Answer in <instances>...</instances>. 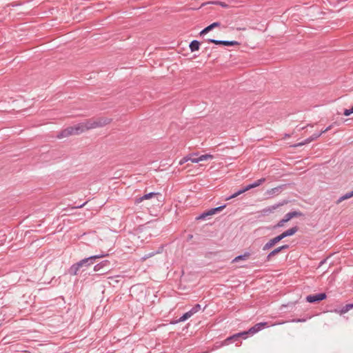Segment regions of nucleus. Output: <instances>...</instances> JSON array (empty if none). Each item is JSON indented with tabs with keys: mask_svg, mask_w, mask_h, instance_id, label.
<instances>
[{
	"mask_svg": "<svg viewBox=\"0 0 353 353\" xmlns=\"http://www.w3.org/2000/svg\"><path fill=\"white\" fill-rule=\"evenodd\" d=\"M112 119L108 117L92 118L83 121L85 132L97 128H101L110 124Z\"/></svg>",
	"mask_w": 353,
	"mask_h": 353,
	"instance_id": "1",
	"label": "nucleus"
},
{
	"mask_svg": "<svg viewBox=\"0 0 353 353\" xmlns=\"http://www.w3.org/2000/svg\"><path fill=\"white\" fill-rule=\"evenodd\" d=\"M72 135H78L77 133H76L74 125L69 126L63 129L57 134V137L59 139H61Z\"/></svg>",
	"mask_w": 353,
	"mask_h": 353,
	"instance_id": "2",
	"label": "nucleus"
},
{
	"mask_svg": "<svg viewBox=\"0 0 353 353\" xmlns=\"http://www.w3.org/2000/svg\"><path fill=\"white\" fill-rule=\"evenodd\" d=\"M326 297L325 294L320 293L316 294L309 295L306 297V300L309 303H314L325 299Z\"/></svg>",
	"mask_w": 353,
	"mask_h": 353,
	"instance_id": "3",
	"label": "nucleus"
},
{
	"mask_svg": "<svg viewBox=\"0 0 353 353\" xmlns=\"http://www.w3.org/2000/svg\"><path fill=\"white\" fill-rule=\"evenodd\" d=\"M103 256H105V255H94V256H90L88 258L82 259L81 261L78 262V263H81L83 261V263H82V267L83 265H90L93 264V263H94L93 260H95L97 259H101V258H103Z\"/></svg>",
	"mask_w": 353,
	"mask_h": 353,
	"instance_id": "4",
	"label": "nucleus"
},
{
	"mask_svg": "<svg viewBox=\"0 0 353 353\" xmlns=\"http://www.w3.org/2000/svg\"><path fill=\"white\" fill-rule=\"evenodd\" d=\"M158 194H159L158 193H154V192H150V193L146 194L141 197L136 198L134 200V203L139 204V203H141L142 201H143L144 200H148V199H151L152 198H155L158 196Z\"/></svg>",
	"mask_w": 353,
	"mask_h": 353,
	"instance_id": "5",
	"label": "nucleus"
},
{
	"mask_svg": "<svg viewBox=\"0 0 353 353\" xmlns=\"http://www.w3.org/2000/svg\"><path fill=\"white\" fill-rule=\"evenodd\" d=\"M213 158H214L213 155L210 154H206L201 155L198 158H192V157H190V161L192 163H199L200 161L212 159Z\"/></svg>",
	"mask_w": 353,
	"mask_h": 353,
	"instance_id": "6",
	"label": "nucleus"
},
{
	"mask_svg": "<svg viewBox=\"0 0 353 353\" xmlns=\"http://www.w3.org/2000/svg\"><path fill=\"white\" fill-rule=\"evenodd\" d=\"M209 42L215 43L216 45H223L227 46H239V43L236 41H218L214 39H210Z\"/></svg>",
	"mask_w": 353,
	"mask_h": 353,
	"instance_id": "7",
	"label": "nucleus"
},
{
	"mask_svg": "<svg viewBox=\"0 0 353 353\" xmlns=\"http://www.w3.org/2000/svg\"><path fill=\"white\" fill-rule=\"evenodd\" d=\"M225 208V205L220 206L216 208L211 209L208 212H203L199 219H205L206 216L214 215L216 212L222 210Z\"/></svg>",
	"mask_w": 353,
	"mask_h": 353,
	"instance_id": "8",
	"label": "nucleus"
},
{
	"mask_svg": "<svg viewBox=\"0 0 353 353\" xmlns=\"http://www.w3.org/2000/svg\"><path fill=\"white\" fill-rule=\"evenodd\" d=\"M249 334V332H248V331L246 332H240V333H238V334H234L233 336H230L228 338H227L225 341H224V345H228L230 343H231L232 341H236L237 340L240 336H244V335H246Z\"/></svg>",
	"mask_w": 353,
	"mask_h": 353,
	"instance_id": "9",
	"label": "nucleus"
},
{
	"mask_svg": "<svg viewBox=\"0 0 353 353\" xmlns=\"http://www.w3.org/2000/svg\"><path fill=\"white\" fill-rule=\"evenodd\" d=\"M266 325H267V323H257L254 326L252 327L248 331V332H249V334H254L258 332L259 331H260L263 327H264Z\"/></svg>",
	"mask_w": 353,
	"mask_h": 353,
	"instance_id": "10",
	"label": "nucleus"
},
{
	"mask_svg": "<svg viewBox=\"0 0 353 353\" xmlns=\"http://www.w3.org/2000/svg\"><path fill=\"white\" fill-rule=\"evenodd\" d=\"M287 248H288V245H285L274 249L270 253H269V254L268 255V259L270 260L272 256L279 253L282 250Z\"/></svg>",
	"mask_w": 353,
	"mask_h": 353,
	"instance_id": "11",
	"label": "nucleus"
},
{
	"mask_svg": "<svg viewBox=\"0 0 353 353\" xmlns=\"http://www.w3.org/2000/svg\"><path fill=\"white\" fill-rule=\"evenodd\" d=\"M220 26V23H218V22H214L213 23H212L211 25L208 26V27H206L205 28H204L201 32H200V34L201 35H203V34H207L208 32H210V30H212L213 28H216V27H219Z\"/></svg>",
	"mask_w": 353,
	"mask_h": 353,
	"instance_id": "12",
	"label": "nucleus"
},
{
	"mask_svg": "<svg viewBox=\"0 0 353 353\" xmlns=\"http://www.w3.org/2000/svg\"><path fill=\"white\" fill-rule=\"evenodd\" d=\"M301 215V212H291L288 214H286L284 216V219L286 220L287 222H288L290 219H292L294 217L299 216Z\"/></svg>",
	"mask_w": 353,
	"mask_h": 353,
	"instance_id": "13",
	"label": "nucleus"
},
{
	"mask_svg": "<svg viewBox=\"0 0 353 353\" xmlns=\"http://www.w3.org/2000/svg\"><path fill=\"white\" fill-rule=\"evenodd\" d=\"M83 263V261L81 263H75L73 265L71 266L70 268V272L72 274H73L74 275H77V272L79 271L80 268L82 267V263Z\"/></svg>",
	"mask_w": 353,
	"mask_h": 353,
	"instance_id": "14",
	"label": "nucleus"
},
{
	"mask_svg": "<svg viewBox=\"0 0 353 353\" xmlns=\"http://www.w3.org/2000/svg\"><path fill=\"white\" fill-rule=\"evenodd\" d=\"M250 256V253L245 252L243 255H240V256H238L235 257L232 260V263H237V262H239V261H241V260L245 261V260L249 259Z\"/></svg>",
	"mask_w": 353,
	"mask_h": 353,
	"instance_id": "15",
	"label": "nucleus"
},
{
	"mask_svg": "<svg viewBox=\"0 0 353 353\" xmlns=\"http://www.w3.org/2000/svg\"><path fill=\"white\" fill-rule=\"evenodd\" d=\"M353 308V304H347L339 310H335V312L339 314H343L347 312Z\"/></svg>",
	"mask_w": 353,
	"mask_h": 353,
	"instance_id": "16",
	"label": "nucleus"
},
{
	"mask_svg": "<svg viewBox=\"0 0 353 353\" xmlns=\"http://www.w3.org/2000/svg\"><path fill=\"white\" fill-rule=\"evenodd\" d=\"M298 230L296 227L292 228L282 233L284 238L294 234Z\"/></svg>",
	"mask_w": 353,
	"mask_h": 353,
	"instance_id": "17",
	"label": "nucleus"
},
{
	"mask_svg": "<svg viewBox=\"0 0 353 353\" xmlns=\"http://www.w3.org/2000/svg\"><path fill=\"white\" fill-rule=\"evenodd\" d=\"M200 43L198 41H192L190 44V48L192 52L197 51L199 50Z\"/></svg>",
	"mask_w": 353,
	"mask_h": 353,
	"instance_id": "18",
	"label": "nucleus"
},
{
	"mask_svg": "<svg viewBox=\"0 0 353 353\" xmlns=\"http://www.w3.org/2000/svg\"><path fill=\"white\" fill-rule=\"evenodd\" d=\"M74 127L78 135L85 132L83 122L74 125Z\"/></svg>",
	"mask_w": 353,
	"mask_h": 353,
	"instance_id": "19",
	"label": "nucleus"
},
{
	"mask_svg": "<svg viewBox=\"0 0 353 353\" xmlns=\"http://www.w3.org/2000/svg\"><path fill=\"white\" fill-rule=\"evenodd\" d=\"M321 134H322L321 132L319 134H314L311 137L306 139L304 143H299L297 145H303L305 143H309L312 142V141L316 140L317 138H319Z\"/></svg>",
	"mask_w": 353,
	"mask_h": 353,
	"instance_id": "20",
	"label": "nucleus"
},
{
	"mask_svg": "<svg viewBox=\"0 0 353 353\" xmlns=\"http://www.w3.org/2000/svg\"><path fill=\"white\" fill-rule=\"evenodd\" d=\"M108 263H109V261H104L100 263H98L94 267V270L95 272H100L101 270L105 267Z\"/></svg>",
	"mask_w": 353,
	"mask_h": 353,
	"instance_id": "21",
	"label": "nucleus"
},
{
	"mask_svg": "<svg viewBox=\"0 0 353 353\" xmlns=\"http://www.w3.org/2000/svg\"><path fill=\"white\" fill-rule=\"evenodd\" d=\"M276 243L274 242V239H270L267 243H265L263 248V250H267L272 248Z\"/></svg>",
	"mask_w": 353,
	"mask_h": 353,
	"instance_id": "22",
	"label": "nucleus"
},
{
	"mask_svg": "<svg viewBox=\"0 0 353 353\" xmlns=\"http://www.w3.org/2000/svg\"><path fill=\"white\" fill-rule=\"evenodd\" d=\"M192 312L190 311L185 312L180 319H179V322L185 321L188 319L190 318L192 316Z\"/></svg>",
	"mask_w": 353,
	"mask_h": 353,
	"instance_id": "23",
	"label": "nucleus"
},
{
	"mask_svg": "<svg viewBox=\"0 0 353 353\" xmlns=\"http://www.w3.org/2000/svg\"><path fill=\"white\" fill-rule=\"evenodd\" d=\"M265 181V178H261L260 179H258L254 183H252V188H256L259 185H261L262 183H263Z\"/></svg>",
	"mask_w": 353,
	"mask_h": 353,
	"instance_id": "24",
	"label": "nucleus"
},
{
	"mask_svg": "<svg viewBox=\"0 0 353 353\" xmlns=\"http://www.w3.org/2000/svg\"><path fill=\"white\" fill-rule=\"evenodd\" d=\"M353 196V190L351 192L345 194L344 196H341L338 203L341 202L342 201H344L345 199H350Z\"/></svg>",
	"mask_w": 353,
	"mask_h": 353,
	"instance_id": "25",
	"label": "nucleus"
},
{
	"mask_svg": "<svg viewBox=\"0 0 353 353\" xmlns=\"http://www.w3.org/2000/svg\"><path fill=\"white\" fill-rule=\"evenodd\" d=\"M201 310V305L199 304L195 305L191 310L190 312H192V314L198 312Z\"/></svg>",
	"mask_w": 353,
	"mask_h": 353,
	"instance_id": "26",
	"label": "nucleus"
},
{
	"mask_svg": "<svg viewBox=\"0 0 353 353\" xmlns=\"http://www.w3.org/2000/svg\"><path fill=\"white\" fill-rule=\"evenodd\" d=\"M190 157H188V156H186V157H184L183 158H182L180 161H179V165H183V163H185V162L190 161Z\"/></svg>",
	"mask_w": 353,
	"mask_h": 353,
	"instance_id": "27",
	"label": "nucleus"
},
{
	"mask_svg": "<svg viewBox=\"0 0 353 353\" xmlns=\"http://www.w3.org/2000/svg\"><path fill=\"white\" fill-rule=\"evenodd\" d=\"M273 239H274V242H276V243H278V242H279L281 240H282L283 239H284V237H283V234H282V233H281L280 235H279V236H276V237H274V238H273Z\"/></svg>",
	"mask_w": 353,
	"mask_h": 353,
	"instance_id": "28",
	"label": "nucleus"
},
{
	"mask_svg": "<svg viewBox=\"0 0 353 353\" xmlns=\"http://www.w3.org/2000/svg\"><path fill=\"white\" fill-rule=\"evenodd\" d=\"M285 223H287L286 220L283 219L277 223L276 227H283Z\"/></svg>",
	"mask_w": 353,
	"mask_h": 353,
	"instance_id": "29",
	"label": "nucleus"
},
{
	"mask_svg": "<svg viewBox=\"0 0 353 353\" xmlns=\"http://www.w3.org/2000/svg\"><path fill=\"white\" fill-rule=\"evenodd\" d=\"M275 209H276V207H272V208H268L264 209L263 212L265 213H270V212H272Z\"/></svg>",
	"mask_w": 353,
	"mask_h": 353,
	"instance_id": "30",
	"label": "nucleus"
},
{
	"mask_svg": "<svg viewBox=\"0 0 353 353\" xmlns=\"http://www.w3.org/2000/svg\"><path fill=\"white\" fill-rule=\"evenodd\" d=\"M351 114H352V110H351V108H350V109H345V110H344L343 114H344L345 116H347H347L350 115Z\"/></svg>",
	"mask_w": 353,
	"mask_h": 353,
	"instance_id": "31",
	"label": "nucleus"
},
{
	"mask_svg": "<svg viewBox=\"0 0 353 353\" xmlns=\"http://www.w3.org/2000/svg\"><path fill=\"white\" fill-rule=\"evenodd\" d=\"M239 195H240V194H239V192H236V193L233 194L230 197L227 198L225 200L228 201V200H230L231 199H233V198H235V197L238 196Z\"/></svg>",
	"mask_w": 353,
	"mask_h": 353,
	"instance_id": "32",
	"label": "nucleus"
},
{
	"mask_svg": "<svg viewBox=\"0 0 353 353\" xmlns=\"http://www.w3.org/2000/svg\"><path fill=\"white\" fill-rule=\"evenodd\" d=\"M332 127H333V125H330V126H328L325 130H323V131L321 132V133H325V132H326L329 131L330 130H331V129L332 128Z\"/></svg>",
	"mask_w": 353,
	"mask_h": 353,
	"instance_id": "33",
	"label": "nucleus"
},
{
	"mask_svg": "<svg viewBox=\"0 0 353 353\" xmlns=\"http://www.w3.org/2000/svg\"><path fill=\"white\" fill-rule=\"evenodd\" d=\"M252 188V185L250 184V185H247L246 187H245L243 189L246 192V191L250 190Z\"/></svg>",
	"mask_w": 353,
	"mask_h": 353,
	"instance_id": "34",
	"label": "nucleus"
},
{
	"mask_svg": "<svg viewBox=\"0 0 353 353\" xmlns=\"http://www.w3.org/2000/svg\"><path fill=\"white\" fill-rule=\"evenodd\" d=\"M219 4L222 7H227V5L224 2H219Z\"/></svg>",
	"mask_w": 353,
	"mask_h": 353,
	"instance_id": "35",
	"label": "nucleus"
},
{
	"mask_svg": "<svg viewBox=\"0 0 353 353\" xmlns=\"http://www.w3.org/2000/svg\"><path fill=\"white\" fill-rule=\"evenodd\" d=\"M238 192H239V194H243V193L245 192V191L244 190V189H243V188L242 190H239V191H238Z\"/></svg>",
	"mask_w": 353,
	"mask_h": 353,
	"instance_id": "36",
	"label": "nucleus"
},
{
	"mask_svg": "<svg viewBox=\"0 0 353 353\" xmlns=\"http://www.w3.org/2000/svg\"><path fill=\"white\" fill-rule=\"evenodd\" d=\"M297 321H298V322H302V321H304V320L299 319Z\"/></svg>",
	"mask_w": 353,
	"mask_h": 353,
	"instance_id": "37",
	"label": "nucleus"
},
{
	"mask_svg": "<svg viewBox=\"0 0 353 353\" xmlns=\"http://www.w3.org/2000/svg\"><path fill=\"white\" fill-rule=\"evenodd\" d=\"M352 112L353 113V106L351 108Z\"/></svg>",
	"mask_w": 353,
	"mask_h": 353,
	"instance_id": "38",
	"label": "nucleus"
}]
</instances>
